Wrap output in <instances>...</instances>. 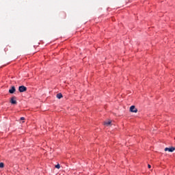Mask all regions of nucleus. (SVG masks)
<instances>
[{
    "instance_id": "nucleus-4",
    "label": "nucleus",
    "mask_w": 175,
    "mask_h": 175,
    "mask_svg": "<svg viewBox=\"0 0 175 175\" xmlns=\"http://www.w3.org/2000/svg\"><path fill=\"white\" fill-rule=\"evenodd\" d=\"M175 148L174 147H171V148H165L164 149L165 151H169V152H173L174 151Z\"/></svg>"
},
{
    "instance_id": "nucleus-8",
    "label": "nucleus",
    "mask_w": 175,
    "mask_h": 175,
    "mask_svg": "<svg viewBox=\"0 0 175 175\" xmlns=\"http://www.w3.org/2000/svg\"><path fill=\"white\" fill-rule=\"evenodd\" d=\"M55 167H56V169H60L61 168V165H59V163H58L57 165H56L55 166Z\"/></svg>"
},
{
    "instance_id": "nucleus-7",
    "label": "nucleus",
    "mask_w": 175,
    "mask_h": 175,
    "mask_svg": "<svg viewBox=\"0 0 175 175\" xmlns=\"http://www.w3.org/2000/svg\"><path fill=\"white\" fill-rule=\"evenodd\" d=\"M104 124L105 125H110V124H111V121L105 122Z\"/></svg>"
},
{
    "instance_id": "nucleus-5",
    "label": "nucleus",
    "mask_w": 175,
    "mask_h": 175,
    "mask_svg": "<svg viewBox=\"0 0 175 175\" xmlns=\"http://www.w3.org/2000/svg\"><path fill=\"white\" fill-rule=\"evenodd\" d=\"M10 94H14L16 92V88L14 86H12L11 89L9 90Z\"/></svg>"
},
{
    "instance_id": "nucleus-10",
    "label": "nucleus",
    "mask_w": 175,
    "mask_h": 175,
    "mask_svg": "<svg viewBox=\"0 0 175 175\" xmlns=\"http://www.w3.org/2000/svg\"><path fill=\"white\" fill-rule=\"evenodd\" d=\"M24 120H25V118H24V117L21 118V121H24Z\"/></svg>"
},
{
    "instance_id": "nucleus-11",
    "label": "nucleus",
    "mask_w": 175,
    "mask_h": 175,
    "mask_svg": "<svg viewBox=\"0 0 175 175\" xmlns=\"http://www.w3.org/2000/svg\"><path fill=\"white\" fill-rule=\"evenodd\" d=\"M148 169H151V165L148 164Z\"/></svg>"
},
{
    "instance_id": "nucleus-1",
    "label": "nucleus",
    "mask_w": 175,
    "mask_h": 175,
    "mask_svg": "<svg viewBox=\"0 0 175 175\" xmlns=\"http://www.w3.org/2000/svg\"><path fill=\"white\" fill-rule=\"evenodd\" d=\"M18 91L19 92H25L27 91V87L24 85L19 86Z\"/></svg>"
},
{
    "instance_id": "nucleus-3",
    "label": "nucleus",
    "mask_w": 175,
    "mask_h": 175,
    "mask_svg": "<svg viewBox=\"0 0 175 175\" xmlns=\"http://www.w3.org/2000/svg\"><path fill=\"white\" fill-rule=\"evenodd\" d=\"M130 111H131V113H136L137 111V109H136V107H135V105H132L130 107Z\"/></svg>"
},
{
    "instance_id": "nucleus-6",
    "label": "nucleus",
    "mask_w": 175,
    "mask_h": 175,
    "mask_svg": "<svg viewBox=\"0 0 175 175\" xmlns=\"http://www.w3.org/2000/svg\"><path fill=\"white\" fill-rule=\"evenodd\" d=\"M57 98L58 99H61V98H62V94H61V93L57 94Z\"/></svg>"
},
{
    "instance_id": "nucleus-2",
    "label": "nucleus",
    "mask_w": 175,
    "mask_h": 175,
    "mask_svg": "<svg viewBox=\"0 0 175 175\" xmlns=\"http://www.w3.org/2000/svg\"><path fill=\"white\" fill-rule=\"evenodd\" d=\"M12 105H17V100H16V96H12L10 100Z\"/></svg>"
},
{
    "instance_id": "nucleus-9",
    "label": "nucleus",
    "mask_w": 175,
    "mask_h": 175,
    "mask_svg": "<svg viewBox=\"0 0 175 175\" xmlns=\"http://www.w3.org/2000/svg\"><path fill=\"white\" fill-rule=\"evenodd\" d=\"M5 167V164L3 163H0V169Z\"/></svg>"
}]
</instances>
